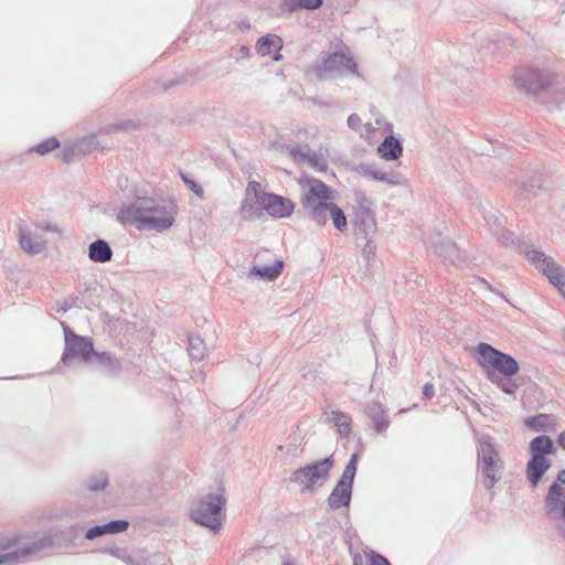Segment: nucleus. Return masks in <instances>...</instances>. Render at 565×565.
<instances>
[{
  "mask_svg": "<svg viewBox=\"0 0 565 565\" xmlns=\"http://www.w3.org/2000/svg\"><path fill=\"white\" fill-rule=\"evenodd\" d=\"M178 206L172 200L137 195L130 204H124L117 212V220L122 224L135 225L138 230L162 232L175 221Z\"/></svg>",
  "mask_w": 565,
  "mask_h": 565,
  "instance_id": "f257e3e1",
  "label": "nucleus"
},
{
  "mask_svg": "<svg viewBox=\"0 0 565 565\" xmlns=\"http://www.w3.org/2000/svg\"><path fill=\"white\" fill-rule=\"evenodd\" d=\"M299 183L302 188L300 202L311 221L319 226H323L330 216L338 231L347 230L348 222L344 212L332 202L334 190L323 181L312 177L301 178Z\"/></svg>",
  "mask_w": 565,
  "mask_h": 565,
  "instance_id": "f03ea898",
  "label": "nucleus"
},
{
  "mask_svg": "<svg viewBox=\"0 0 565 565\" xmlns=\"http://www.w3.org/2000/svg\"><path fill=\"white\" fill-rule=\"evenodd\" d=\"M347 72L356 74V63L351 56L342 52H334L309 65L305 75L311 82H326L335 79Z\"/></svg>",
  "mask_w": 565,
  "mask_h": 565,
  "instance_id": "7ed1b4c3",
  "label": "nucleus"
},
{
  "mask_svg": "<svg viewBox=\"0 0 565 565\" xmlns=\"http://www.w3.org/2000/svg\"><path fill=\"white\" fill-rule=\"evenodd\" d=\"M226 498L224 490L215 493H209L202 497L191 508V519L214 532L218 531L225 521Z\"/></svg>",
  "mask_w": 565,
  "mask_h": 565,
  "instance_id": "20e7f679",
  "label": "nucleus"
},
{
  "mask_svg": "<svg viewBox=\"0 0 565 565\" xmlns=\"http://www.w3.org/2000/svg\"><path fill=\"white\" fill-rule=\"evenodd\" d=\"M333 465V456L316 460L295 470L290 480L302 487L301 492H311L317 484L322 486L329 479Z\"/></svg>",
  "mask_w": 565,
  "mask_h": 565,
  "instance_id": "39448f33",
  "label": "nucleus"
},
{
  "mask_svg": "<svg viewBox=\"0 0 565 565\" xmlns=\"http://www.w3.org/2000/svg\"><path fill=\"white\" fill-rule=\"evenodd\" d=\"M358 459V454L351 455L350 460L342 472V476L329 494L327 502L331 510L348 508L350 505L353 482L356 473Z\"/></svg>",
  "mask_w": 565,
  "mask_h": 565,
  "instance_id": "423d86ee",
  "label": "nucleus"
},
{
  "mask_svg": "<svg viewBox=\"0 0 565 565\" xmlns=\"http://www.w3.org/2000/svg\"><path fill=\"white\" fill-rule=\"evenodd\" d=\"M64 330L65 348L61 358L64 365H70L74 359H79L85 363L93 361L95 353L93 341L89 338L74 333L70 327L62 322Z\"/></svg>",
  "mask_w": 565,
  "mask_h": 565,
  "instance_id": "0eeeda50",
  "label": "nucleus"
},
{
  "mask_svg": "<svg viewBox=\"0 0 565 565\" xmlns=\"http://www.w3.org/2000/svg\"><path fill=\"white\" fill-rule=\"evenodd\" d=\"M478 450L477 472L487 489L494 487V446L488 434L475 431Z\"/></svg>",
  "mask_w": 565,
  "mask_h": 565,
  "instance_id": "6e6552de",
  "label": "nucleus"
},
{
  "mask_svg": "<svg viewBox=\"0 0 565 565\" xmlns=\"http://www.w3.org/2000/svg\"><path fill=\"white\" fill-rule=\"evenodd\" d=\"M522 254L527 262L547 277L550 282H565V268L541 248L534 245H524Z\"/></svg>",
  "mask_w": 565,
  "mask_h": 565,
  "instance_id": "1a4fd4ad",
  "label": "nucleus"
},
{
  "mask_svg": "<svg viewBox=\"0 0 565 565\" xmlns=\"http://www.w3.org/2000/svg\"><path fill=\"white\" fill-rule=\"evenodd\" d=\"M520 365L510 354L497 350V387L508 395L514 396L521 386L518 373Z\"/></svg>",
  "mask_w": 565,
  "mask_h": 565,
  "instance_id": "9d476101",
  "label": "nucleus"
},
{
  "mask_svg": "<svg viewBox=\"0 0 565 565\" xmlns=\"http://www.w3.org/2000/svg\"><path fill=\"white\" fill-rule=\"evenodd\" d=\"M553 74L548 71L520 66L514 72L515 85L527 94L536 95L553 82Z\"/></svg>",
  "mask_w": 565,
  "mask_h": 565,
  "instance_id": "9b49d317",
  "label": "nucleus"
},
{
  "mask_svg": "<svg viewBox=\"0 0 565 565\" xmlns=\"http://www.w3.org/2000/svg\"><path fill=\"white\" fill-rule=\"evenodd\" d=\"M557 481L565 484V469L558 472ZM544 510L551 520L562 521L565 524V489L557 482L548 489Z\"/></svg>",
  "mask_w": 565,
  "mask_h": 565,
  "instance_id": "f8f14e48",
  "label": "nucleus"
},
{
  "mask_svg": "<svg viewBox=\"0 0 565 565\" xmlns=\"http://www.w3.org/2000/svg\"><path fill=\"white\" fill-rule=\"evenodd\" d=\"M263 203L266 213L277 218L290 216L295 209L290 199L274 193H263Z\"/></svg>",
  "mask_w": 565,
  "mask_h": 565,
  "instance_id": "ddd939ff",
  "label": "nucleus"
},
{
  "mask_svg": "<svg viewBox=\"0 0 565 565\" xmlns=\"http://www.w3.org/2000/svg\"><path fill=\"white\" fill-rule=\"evenodd\" d=\"M356 171L361 175L375 181L384 182L391 185L402 184L401 177L396 172H386L379 168L375 163L362 162L358 166Z\"/></svg>",
  "mask_w": 565,
  "mask_h": 565,
  "instance_id": "4468645a",
  "label": "nucleus"
},
{
  "mask_svg": "<svg viewBox=\"0 0 565 565\" xmlns=\"http://www.w3.org/2000/svg\"><path fill=\"white\" fill-rule=\"evenodd\" d=\"M434 250L444 260L455 266H461L466 262V254L454 242L440 239L434 244Z\"/></svg>",
  "mask_w": 565,
  "mask_h": 565,
  "instance_id": "2eb2a0df",
  "label": "nucleus"
},
{
  "mask_svg": "<svg viewBox=\"0 0 565 565\" xmlns=\"http://www.w3.org/2000/svg\"><path fill=\"white\" fill-rule=\"evenodd\" d=\"M473 359L486 371L488 379L494 383V348L484 342L479 343Z\"/></svg>",
  "mask_w": 565,
  "mask_h": 565,
  "instance_id": "dca6fc26",
  "label": "nucleus"
},
{
  "mask_svg": "<svg viewBox=\"0 0 565 565\" xmlns=\"http://www.w3.org/2000/svg\"><path fill=\"white\" fill-rule=\"evenodd\" d=\"M265 212L263 195L245 196L239 207V215L246 221L258 220L264 216Z\"/></svg>",
  "mask_w": 565,
  "mask_h": 565,
  "instance_id": "f3484780",
  "label": "nucleus"
},
{
  "mask_svg": "<svg viewBox=\"0 0 565 565\" xmlns=\"http://www.w3.org/2000/svg\"><path fill=\"white\" fill-rule=\"evenodd\" d=\"M289 154L298 162H307L318 171H324L327 169L326 161L320 158L317 152L311 150L307 145L295 146L290 149Z\"/></svg>",
  "mask_w": 565,
  "mask_h": 565,
  "instance_id": "a211bd4d",
  "label": "nucleus"
},
{
  "mask_svg": "<svg viewBox=\"0 0 565 565\" xmlns=\"http://www.w3.org/2000/svg\"><path fill=\"white\" fill-rule=\"evenodd\" d=\"M551 465V459L545 456H532L526 466V477L533 488L537 486L539 481L550 469Z\"/></svg>",
  "mask_w": 565,
  "mask_h": 565,
  "instance_id": "6ab92c4d",
  "label": "nucleus"
},
{
  "mask_svg": "<svg viewBox=\"0 0 565 565\" xmlns=\"http://www.w3.org/2000/svg\"><path fill=\"white\" fill-rule=\"evenodd\" d=\"M365 413L373 422L376 433H384L390 426V420L383 405L379 402H372L366 405Z\"/></svg>",
  "mask_w": 565,
  "mask_h": 565,
  "instance_id": "aec40b11",
  "label": "nucleus"
},
{
  "mask_svg": "<svg viewBox=\"0 0 565 565\" xmlns=\"http://www.w3.org/2000/svg\"><path fill=\"white\" fill-rule=\"evenodd\" d=\"M354 228L358 234L367 236L374 232L375 221L370 209L361 205L354 214Z\"/></svg>",
  "mask_w": 565,
  "mask_h": 565,
  "instance_id": "412c9836",
  "label": "nucleus"
},
{
  "mask_svg": "<svg viewBox=\"0 0 565 565\" xmlns=\"http://www.w3.org/2000/svg\"><path fill=\"white\" fill-rule=\"evenodd\" d=\"M98 286L95 285L93 287H86L83 292H81L82 298L78 300V306H85L88 309H93L94 307H99L100 301L97 298H92L93 295H97ZM73 306H77L75 299L65 300L64 305L57 310L58 312H65Z\"/></svg>",
  "mask_w": 565,
  "mask_h": 565,
  "instance_id": "4be33fe9",
  "label": "nucleus"
},
{
  "mask_svg": "<svg viewBox=\"0 0 565 565\" xmlns=\"http://www.w3.org/2000/svg\"><path fill=\"white\" fill-rule=\"evenodd\" d=\"M284 269V262L277 259L271 265L253 266L248 273V278H259L263 280H275Z\"/></svg>",
  "mask_w": 565,
  "mask_h": 565,
  "instance_id": "5701e85b",
  "label": "nucleus"
},
{
  "mask_svg": "<svg viewBox=\"0 0 565 565\" xmlns=\"http://www.w3.org/2000/svg\"><path fill=\"white\" fill-rule=\"evenodd\" d=\"M88 256L95 263H106L111 259L113 250L105 239L98 238L90 243Z\"/></svg>",
  "mask_w": 565,
  "mask_h": 565,
  "instance_id": "b1692460",
  "label": "nucleus"
},
{
  "mask_svg": "<svg viewBox=\"0 0 565 565\" xmlns=\"http://www.w3.org/2000/svg\"><path fill=\"white\" fill-rule=\"evenodd\" d=\"M402 151V143L394 136L385 137L384 141L377 147V152L385 160H396L401 157Z\"/></svg>",
  "mask_w": 565,
  "mask_h": 565,
  "instance_id": "393cba45",
  "label": "nucleus"
},
{
  "mask_svg": "<svg viewBox=\"0 0 565 565\" xmlns=\"http://www.w3.org/2000/svg\"><path fill=\"white\" fill-rule=\"evenodd\" d=\"M328 420L332 423L338 433L343 437H349L352 431V418L349 414L339 409H331L328 415Z\"/></svg>",
  "mask_w": 565,
  "mask_h": 565,
  "instance_id": "a878e982",
  "label": "nucleus"
},
{
  "mask_svg": "<svg viewBox=\"0 0 565 565\" xmlns=\"http://www.w3.org/2000/svg\"><path fill=\"white\" fill-rule=\"evenodd\" d=\"M282 49V40L277 34H267L257 40L256 43V52L266 56L269 55L273 51H280Z\"/></svg>",
  "mask_w": 565,
  "mask_h": 565,
  "instance_id": "bb28decb",
  "label": "nucleus"
},
{
  "mask_svg": "<svg viewBox=\"0 0 565 565\" xmlns=\"http://www.w3.org/2000/svg\"><path fill=\"white\" fill-rule=\"evenodd\" d=\"M19 232V242L24 252L36 255L44 249V243L38 236H33L29 231L22 228Z\"/></svg>",
  "mask_w": 565,
  "mask_h": 565,
  "instance_id": "cd10ccee",
  "label": "nucleus"
},
{
  "mask_svg": "<svg viewBox=\"0 0 565 565\" xmlns=\"http://www.w3.org/2000/svg\"><path fill=\"white\" fill-rule=\"evenodd\" d=\"M524 424L534 431H550L555 427V418L548 414H540L526 417Z\"/></svg>",
  "mask_w": 565,
  "mask_h": 565,
  "instance_id": "c85d7f7f",
  "label": "nucleus"
},
{
  "mask_svg": "<svg viewBox=\"0 0 565 565\" xmlns=\"http://www.w3.org/2000/svg\"><path fill=\"white\" fill-rule=\"evenodd\" d=\"M93 359H95L96 362L104 366L106 371L113 376L118 375L122 369L120 360L115 358L109 352L95 351V353L93 354Z\"/></svg>",
  "mask_w": 565,
  "mask_h": 565,
  "instance_id": "c756f323",
  "label": "nucleus"
},
{
  "mask_svg": "<svg viewBox=\"0 0 565 565\" xmlns=\"http://www.w3.org/2000/svg\"><path fill=\"white\" fill-rule=\"evenodd\" d=\"M530 451L532 456H545L548 454H553V440L546 435L537 436L531 440Z\"/></svg>",
  "mask_w": 565,
  "mask_h": 565,
  "instance_id": "7c9ffc66",
  "label": "nucleus"
},
{
  "mask_svg": "<svg viewBox=\"0 0 565 565\" xmlns=\"http://www.w3.org/2000/svg\"><path fill=\"white\" fill-rule=\"evenodd\" d=\"M188 351L192 359L202 360L206 354V345L199 335L188 337Z\"/></svg>",
  "mask_w": 565,
  "mask_h": 565,
  "instance_id": "2f4dec72",
  "label": "nucleus"
},
{
  "mask_svg": "<svg viewBox=\"0 0 565 565\" xmlns=\"http://www.w3.org/2000/svg\"><path fill=\"white\" fill-rule=\"evenodd\" d=\"M284 6L289 12L298 9L315 10L322 6V0H284Z\"/></svg>",
  "mask_w": 565,
  "mask_h": 565,
  "instance_id": "473e14b6",
  "label": "nucleus"
},
{
  "mask_svg": "<svg viewBox=\"0 0 565 565\" xmlns=\"http://www.w3.org/2000/svg\"><path fill=\"white\" fill-rule=\"evenodd\" d=\"M108 484V476L105 471H99L90 476L86 481V487L90 491L104 490Z\"/></svg>",
  "mask_w": 565,
  "mask_h": 565,
  "instance_id": "72a5a7b5",
  "label": "nucleus"
},
{
  "mask_svg": "<svg viewBox=\"0 0 565 565\" xmlns=\"http://www.w3.org/2000/svg\"><path fill=\"white\" fill-rule=\"evenodd\" d=\"M500 237L503 245L508 247H515L521 254L524 245H529L525 242H521L520 237L509 230H502Z\"/></svg>",
  "mask_w": 565,
  "mask_h": 565,
  "instance_id": "f704fd0d",
  "label": "nucleus"
},
{
  "mask_svg": "<svg viewBox=\"0 0 565 565\" xmlns=\"http://www.w3.org/2000/svg\"><path fill=\"white\" fill-rule=\"evenodd\" d=\"M131 565H168L167 557L162 553H154L149 556H141L131 562Z\"/></svg>",
  "mask_w": 565,
  "mask_h": 565,
  "instance_id": "c9c22d12",
  "label": "nucleus"
},
{
  "mask_svg": "<svg viewBox=\"0 0 565 565\" xmlns=\"http://www.w3.org/2000/svg\"><path fill=\"white\" fill-rule=\"evenodd\" d=\"M60 147V141L55 137L47 138L32 148V151L44 156Z\"/></svg>",
  "mask_w": 565,
  "mask_h": 565,
  "instance_id": "e433bc0d",
  "label": "nucleus"
},
{
  "mask_svg": "<svg viewBox=\"0 0 565 565\" xmlns=\"http://www.w3.org/2000/svg\"><path fill=\"white\" fill-rule=\"evenodd\" d=\"M542 181L540 177H533L527 181L522 182L519 196L525 194H536V192L541 189Z\"/></svg>",
  "mask_w": 565,
  "mask_h": 565,
  "instance_id": "4c0bfd02",
  "label": "nucleus"
},
{
  "mask_svg": "<svg viewBox=\"0 0 565 565\" xmlns=\"http://www.w3.org/2000/svg\"><path fill=\"white\" fill-rule=\"evenodd\" d=\"M38 546H42V543H38V545L29 548V550H24L23 552H15V553H10V554H4V555H1L0 556V565H9V564H12L14 563L21 555H25L30 552H32L33 550H36Z\"/></svg>",
  "mask_w": 565,
  "mask_h": 565,
  "instance_id": "58836bf2",
  "label": "nucleus"
},
{
  "mask_svg": "<svg viewBox=\"0 0 565 565\" xmlns=\"http://www.w3.org/2000/svg\"><path fill=\"white\" fill-rule=\"evenodd\" d=\"M109 534H117L126 531L129 526L128 521L126 520H113L106 523Z\"/></svg>",
  "mask_w": 565,
  "mask_h": 565,
  "instance_id": "ea45409f",
  "label": "nucleus"
},
{
  "mask_svg": "<svg viewBox=\"0 0 565 565\" xmlns=\"http://www.w3.org/2000/svg\"><path fill=\"white\" fill-rule=\"evenodd\" d=\"M104 534H108V529L106 526V523L105 524H102V525H95L93 527H90L86 534H85V537L87 540H94L96 537H99Z\"/></svg>",
  "mask_w": 565,
  "mask_h": 565,
  "instance_id": "a19ab883",
  "label": "nucleus"
},
{
  "mask_svg": "<svg viewBox=\"0 0 565 565\" xmlns=\"http://www.w3.org/2000/svg\"><path fill=\"white\" fill-rule=\"evenodd\" d=\"M366 557L369 559L370 565H391L386 557L374 551H370L369 553H366Z\"/></svg>",
  "mask_w": 565,
  "mask_h": 565,
  "instance_id": "79ce46f5",
  "label": "nucleus"
},
{
  "mask_svg": "<svg viewBox=\"0 0 565 565\" xmlns=\"http://www.w3.org/2000/svg\"><path fill=\"white\" fill-rule=\"evenodd\" d=\"M182 180L184 181V183L188 185V188L193 192L195 193L198 196L202 198L203 196V188L195 181L189 179L188 177H185L184 174H182Z\"/></svg>",
  "mask_w": 565,
  "mask_h": 565,
  "instance_id": "37998d69",
  "label": "nucleus"
},
{
  "mask_svg": "<svg viewBox=\"0 0 565 565\" xmlns=\"http://www.w3.org/2000/svg\"><path fill=\"white\" fill-rule=\"evenodd\" d=\"M260 191V184L257 181H249L246 188L245 196H257L263 195Z\"/></svg>",
  "mask_w": 565,
  "mask_h": 565,
  "instance_id": "c03bdc74",
  "label": "nucleus"
},
{
  "mask_svg": "<svg viewBox=\"0 0 565 565\" xmlns=\"http://www.w3.org/2000/svg\"><path fill=\"white\" fill-rule=\"evenodd\" d=\"M74 157H75V150L73 147H64L60 153V158L66 162V163H70L74 160Z\"/></svg>",
  "mask_w": 565,
  "mask_h": 565,
  "instance_id": "a18cd8bd",
  "label": "nucleus"
},
{
  "mask_svg": "<svg viewBox=\"0 0 565 565\" xmlns=\"http://www.w3.org/2000/svg\"><path fill=\"white\" fill-rule=\"evenodd\" d=\"M348 126L351 129L359 130L362 127L361 117L358 114H351L348 117Z\"/></svg>",
  "mask_w": 565,
  "mask_h": 565,
  "instance_id": "49530a36",
  "label": "nucleus"
},
{
  "mask_svg": "<svg viewBox=\"0 0 565 565\" xmlns=\"http://www.w3.org/2000/svg\"><path fill=\"white\" fill-rule=\"evenodd\" d=\"M423 395L426 399H431L435 395V387L431 383H426L423 387Z\"/></svg>",
  "mask_w": 565,
  "mask_h": 565,
  "instance_id": "de8ad7c7",
  "label": "nucleus"
},
{
  "mask_svg": "<svg viewBox=\"0 0 565 565\" xmlns=\"http://www.w3.org/2000/svg\"><path fill=\"white\" fill-rule=\"evenodd\" d=\"M39 227L42 231H45V232L60 233L58 227L56 225H54V224H51V223H45L44 225H39Z\"/></svg>",
  "mask_w": 565,
  "mask_h": 565,
  "instance_id": "09e8293b",
  "label": "nucleus"
},
{
  "mask_svg": "<svg viewBox=\"0 0 565 565\" xmlns=\"http://www.w3.org/2000/svg\"><path fill=\"white\" fill-rule=\"evenodd\" d=\"M129 127H134V124L131 121H120L119 124L116 125V128L117 129H121V130H126L128 129Z\"/></svg>",
  "mask_w": 565,
  "mask_h": 565,
  "instance_id": "8fccbe9b",
  "label": "nucleus"
},
{
  "mask_svg": "<svg viewBox=\"0 0 565 565\" xmlns=\"http://www.w3.org/2000/svg\"><path fill=\"white\" fill-rule=\"evenodd\" d=\"M239 51L243 57H248L250 54V49L245 45L241 46Z\"/></svg>",
  "mask_w": 565,
  "mask_h": 565,
  "instance_id": "3c124183",
  "label": "nucleus"
},
{
  "mask_svg": "<svg viewBox=\"0 0 565 565\" xmlns=\"http://www.w3.org/2000/svg\"><path fill=\"white\" fill-rule=\"evenodd\" d=\"M557 443L563 449H565V431L558 435Z\"/></svg>",
  "mask_w": 565,
  "mask_h": 565,
  "instance_id": "603ef678",
  "label": "nucleus"
},
{
  "mask_svg": "<svg viewBox=\"0 0 565 565\" xmlns=\"http://www.w3.org/2000/svg\"><path fill=\"white\" fill-rule=\"evenodd\" d=\"M554 286L557 288L558 292H559L563 297H565V285H554Z\"/></svg>",
  "mask_w": 565,
  "mask_h": 565,
  "instance_id": "864d4df0",
  "label": "nucleus"
},
{
  "mask_svg": "<svg viewBox=\"0 0 565 565\" xmlns=\"http://www.w3.org/2000/svg\"><path fill=\"white\" fill-rule=\"evenodd\" d=\"M282 58V56L279 54V53H276L274 56H273V60L274 61H280Z\"/></svg>",
  "mask_w": 565,
  "mask_h": 565,
  "instance_id": "5fc2aeb1",
  "label": "nucleus"
},
{
  "mask_svg": "<svg viewBox=\"0 0 565 565\" xmlns=\"http://www.w3.org/2000/svg\"><path fill=\"white\" fill-rule=\"evenodd\" d=\"M281 565H294V564H291L290 562L287 561V562H284Z\"/></svg>",
  "mask_w": 565,
  "mask_h": 565,
  "instance_id": "6e6d98bb",
  "label": "nucleus"
},
{
  "mask_svg": "<svg viewBox=\"0 0 565 565\" xmlns=\"http://www.w3.org/2000/svg\"><path fill=\"white\" fill-rule=\"evenodd\" d=\"M243 26H245L246 29H249V24L247 23H243Z\"/></svg>",
  "mask_w": 565,
  "mask_h": 565,
  "instance_id": "4d7b16f0",
  "label": "nucleus"
},
{
  "mask_svg": "<svg viewBox=\"0 0 565 565\" xmlns=\"http://www.w3.org/2000/svg\"><path fill=\"white\" fill-rule=\"evenodd\" d=\"M243 26H245L246 29H249V24L247 23H243Z\"/></svg>",
  "mask_w": 565,
  "mask_h": 565,
  "instance_id": "13d9d810",
  "label": "nucleus"
},
{
  "mask_svg": "<svg viewBox=\"0 0 565 565\" xmlns=\"http://www.w3.org/2000/svg\"><path fill=\"white\" fill-rule=\"evenodd\" d=\"M480 282L486 284V282H488V281H487L486 279H483V278H482V279L480 280Z\"/></svg>",
  "mask_w": 565,
  "mask_h": 565,
  "instance_id": "bf43d9fd",
  "label": "nucleus"
},
{
  "mask_svg": "<svg viewBox=\"0 0 565 565\" xmlns=\"http://www.w3.org/2000/svg\"><path fill=\"white\" fill-rule=\"evenodd\" d=\"M282 449H284V446L278 447V450L282 451Z\"/></svg>",
  "mask_w": 565,
  "mask_h": 565,
  "instance_id": "052dcab7",
  "label": "nucleus"
},
{
  "mask_svg": "<svg viewBox=\"0 0 565 565\" xmlns=\"http://www.w3.org/2000/svg\"><path fill=\"white\" fill-rule=\"evenodd\" d=\"M354 565H358L356 562L354 563Z\"/></svg>",
  "mask_w": 565,
  "mask_h": 565,
  "instance_id": "680f3d73",
  "label": "nucleus"
}]
</instances>
